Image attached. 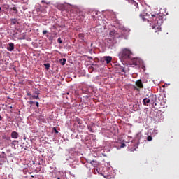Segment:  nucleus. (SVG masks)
I'll return each instance as SVG.
<instances>
[{
    "instance_id": "nucleus-29",
    "label": "nucleus",
    "mask_w": 179,
    "mask_h": 179,
    "mask_svg": "<svg viewBox=\"0 0 179 179\" xmlns=\"http://www.w3.org/2000/svg\"><path fill=\"white\" fill-rule=\"evenodd\" d=\"M36 107H39V103H38V102H36Z\"/></svg>"
},
{
    "instance_id": "nucleus-15",
    "label": "nucleus",
    "mask_w": 179,
    "mask_h": 179,
    "mask_svg": "<svg viewBox=\"0 0 179 179\" xmlns=\"http://www.w3.org/2000/svg\"><path fill=\"white\" fill-rule=\"evenodd\" d=\"M44 66H45V69H47V71H48V69H50V64L49 63L45 64Z\"/></svg>"
},
{
    "instance_id": "nucleus-19",
    "label": "nucleus",
    "mask_w": 179,
    "mask_h": 179,
    "mask_svg": "<svg viewBox=\"0 0 179 179\" xmlns=\"http://www.w3.org/2000/svg\"><path fill=\"white\" fill-rule=\"evenodd\" d=\"M133 4L134 5V6H136L137 9H139V7H138V3H136V1H133Z\"/></svg>"
},
{
    "instance_id": "nucleus-31",
    "label": "nucleus",
    "mask_w": 179,
    "mask_h": 179,
    "mask_svg": "<svg viewBox=\"0 0 179 179\" xmlns=\"http://www.w3.org/2000/svg\"><path fill=\"white\" fill-rule=\"evenodd\" d=\"M64 62H66V59H63Z\"/></svg>"
},
{
    "instance_id": "nucleus-9",
    "label": "nucleus",
    "mask_w": 179,
    "mask_h": 179,
    "mask_svg": "<svg viewBox=\"0 0 179 179\" xmlns=\"http://www.w3.org/2000/svg\"><path fill=\"white\" fill-rule=\"evenodd\" d=\"M57 9H58L59 10H65V5L64 4H58L56 6Z\"/></svg>"
},
{
    "instance_id": "nucleus-20",
    "label": "nucleus",
    "mask_w": 179,
    "mask_h": 179,
    "mask_svg": "<svg viewBox=\"0 0 179 179\" xmlns=\"http://www.w3.org/2000/svg\"><path fill=\"white\" fill-rule=\"evenodd\" d=\"M31 97H32V99H36V100H38V99H40V98L38 97V95H37V96H36V95H32Z\"/></svg>"
},
{
    "instance_id": "nucleus-35",
    "label": "nucleus",
    "mask_w": 179,
    "mask_h": 179,
    "mask_svg": "<svg viewBox=\"0 0 179 179\" xmlns=\"http://www.w3.org/2000/svg\"><path fill=\"white\" fill-rule=\"evenodd\" d=\"M42 3H44L45 1H44V0H42V1H41Z\"/></svg>"
},
{
    "instance_id": "nucleus-28",
    "label": "nucleus",
    "mask_w": 179,
    "mask_h": 179,
    "mask_svg": "<svg viewBox=\"0 0 179 179\" xmlns=\"http://www.w3.org/2000/svg\"><path fill=\"white\" fill-rule=\"evenodd\" d=\"M121 72H125V69L122 68V69H121Z\"/></svg>"
},
{
    "instance_id": "nucleus-17",
    "label": "nucleus",
    "mask_w": 179,
    "mask_h": 179,
    "mask_svg": "<svg viewBox=\"0 0 179 179\" xmlns=\"http://www.w3.org/2000/svg\"><path fill=\"white\" fill-rule=\"evenodd\" d=\"M3 139H6V141H10V137L3 136Z\"/></svg>"
},
{
    "instance_id": "nucleus-32",
    "label": "nucleus",
    "mask_w": 179,
    "mask_h": 179,
    "mask_svg": "<svg viewBox=\"0 0 179 179\" xmlns=\"http://www.w3.org/2000/svg\"><path fill=\"white\" fill-rule=\"evenodd\" d=\"M62 65H65V62H62Z\"/></svg>"
},
{
    "instance_id": "nucleus-16",
    "label": "nucleus",
    "mask_w": 179,
    "mask_h": 179,
    "mask_svg": "<svg viewBox=\"0 0 179 179\" xmlns=\"http://www.w3.org/2000/svg\"><path fill=\"white\" fill-rule=\"evenodd\" d=\"M76 122H77L78 124H82V120H80V119L78 118V117H77V118L76 119Z\"/></svg>"
},
{
    "instance_id": "nucleus-7",
    "label": "nucleus",
    "mask_w": 179,
    "mask_h": 179,
    "mask_svg": "<svg viewBox=\"0 0 179 179\" xmlns=\"http://www.w3.org/2000/svg\"><path fill=\"white\" fill-rule=\"evenodd\" d=\"M11 138H13V139H17L19 138V133L13 131L11 133Z\"/></svg>"
},
{
    "instance_id": "nucleus-4",
    "label": "nucleus",
    "mask_w": 179,
    "mask_h": 179,
    "mask_svg": "<svg viewBox=\"0 0 179 179\" xmlns=\"http://www.w3.org/2000/svg\"><path fill=\"white\" fill-rule=\"evenodd\" d=\"M150 102L152 103V106H157V97L156 95H151L150 96Z\"/></svg>"
},
{
    "instance_id": "nucleus-1",
    "label": "nucleus",
    "mask_w": 179,
    "mask_h": 179,
    "mask_svg": "<svg viewBox=\"0 0 179 179\" xmlns=\"http://www.w3.org/2000/svg\"><path fill=\"white\" fill-rule=\"evenodd\" d=\"M131 55H132L131 50L123 48L119 53V58L123 60L131 59Z\"/></svg>"
},
{
    "instance_id": "nucleus-34",
    "label": "nucleus",
    "mask_w": 179,
    "mask_h": 179,
    "mask_svg": "<svg viewBox=\"0 0 179 179\" xmlns=\"http://www.w3.org/2000/svg\"><path fill=\"white\" fill-rule=\"evenodd\" d=\"M30 104H33V101H30Z\"/></svg>"
},
{
    "instance_id": "nucleus-5",
    "label": "nucleus",
    "mask_w": 179,
    "mask_h": 179,
    "mask_svg": "<svg viewBox=\"0 0 179 179\" xmlns=\"http://www.w3.org/2000/svg\"><path fill=\"white\" fill-rule=\"evenodd\" d=\"M106 61V64H110L113 61V57L111 56H104L101 59V62H104Z\"/></svg>"
},
{
    "instance_id": "nucleus-39",
    "label": "nucleus",
    "mask_w": 179,
    "mask_h": 179,
    "mask_svg": "<svg viewBox=\"0 0 179 179\" xmlns=\"http://www.w3.org/2000/svg\"><path fill=\"white\" fill-rule=\"evenodd\" d=\"M57 179H59V178H57Z\"/></svg>"
},
{
    "instance_id": "nucleus-23",
    "label": "nucleus",
    "mask_w": 179,
    "mask_h": 179,
    "mask_svg": "<svg viewBox=\"0 0 179 179\" xmlns=\"http://www.w3.org/2000/svg\"><path fill=\"white\" fill-rule=\"evenodd\" d=\"M115 33V32L114 31H111L109 34L110 36H114Z\"/></svg>"
},
{
    "instance_id": "nucleus-25",
    "label": "nucleus",
    "mask_w": 179,
    "mask_h": 179,
    "mask_svg": "<svg viewBox=\"0 0 179 179\" xmlns=\"http://www.w3.org/2000/svg\"><path fill=\"white\" fill-rule=\"evenodd\" d=\"M47 33H48V31H47V30L43 31V36H45V34H46Z\"/></svg>"
},
{
    "instance_id": "nucleus-27",
    "label": "nucleus",
    "mask_w": 179,
    "mask_h": 179,
    "mask_svg": "<svg viewBox=\"0 0 179 179\" xmlns=\"http://www.w3.org/2000/svg\"><path fill=\"white\" fill-rule=\"evenodd\" d=\"M88 129H89V131H90V132H93V130L92 129V127H88Z\"/></svg>"
},
{
    "instance_id": "nucleus-8",
    "label": "nucleus",
    "mask_w": 179,
    "mask_h": 179,
    "mask_svg": "<svg viewBox=\"0 0 179 179\" xmlns=\"http://www.w3.org/2000/svg\"><path fill=\"white\" fill-rule=\"evenodd\" d=\"M131 62L133 65L137 66L139 65V59L138 58H133L131 59Z\"/></svg>"
},
{
    "instance_id": "nucleus-38",
    "label": "nucleus",
    "mask_w": 179,
    "mask_h": 179,
    "mask_svg": "<svg viewBox=\"0 0 179 179\" xmlns=\"http://www.w3.org/2000/svg\"><path fill=\"white\" fill-rule=\"evenodd\" d=\"M0 12H1V7H0Z\"/></svg>"
},
{
    "instance_id": "nucleus-21",
    "label": "nucleus",
    "mask_w": 179,
    "mask_h": 179,
    "mask_svg": "<svg viewBox=\"0 0 179 179\" xmlns=\"http://www.w3.org/2000/svg\"><path fill=\"white\" fill-rule=\"evenodd\" d=\"M152 138L151 136H148L147 137V141H148V142H150V141H152Z\"/></svg>"
},
{
    "instance_id": "nucleus-10",
    "label": "nucleus",
    "mask_w": 179,
    "mask_h": 179,
    "mask_svg": "<svg viewBox=\"0 0 179 179\" xmlns=\"http://www.w3.org/2000/svg\"><path fill=\"white\" fill-rule=\"evenodd\" d=\"M150 99L145 98V99L143 100V106H148V104H150Z\"/></svg>"
},
{
    "instance_id": "nucleus-3",
    "label": "nucleus",
    "mask_w": 179,
    "mask_h": 179,
    "mask_svg": "<svg viewBox=\"0 0 179 179\" xmlns=\"http://www.w3.org/2000/svg\"><path fill=\"white\" fill-rule=\"evenodd\" d=\"M136 86H134L135 90H137V92H139L141 89H143V84L142 83V80H138L136 82Z\"/></svg>"
},
{
    "instance_id": "nucleus-24",
    "label": "nucleus",
    "mask_w": 179,
    "mask_h": 179,
    "mask_svg": "<svg viewBox=\"0 0 179 179\" xmlns=\"http://www.w3.org/2000/svg\"><path fill=\"white\" fill-rule=\"evenodd\" d=\"M53 131L55 134H58V130H57V128L54 127Z\"/></svg>"
},
{
    "instance_id": "nucleus-36",
    "label": "nucleus",
    "mask_w": 179,
    "mask_h": 179,
    "mask_svg": "<svg viewBox=\"0 0 179 179\" xmlns=\"http://www.w3.org/2000/svg\"><path fill=\"white\" fill-rule=\"evenodd\" d=\"M28 96H31L30 94H27Z\"/></svg>"
},
{
    "instance_id": "nucleus-33",
    "label": "nucleus",
    "mask_w": 179,
    "mask_h": 179,
    "mask_svg": "<svg viewBox=\"0 0 179 179\" xmlns=\"http://www.w3.org/2000/svg\"><path fill=\"white\" fill-rule=\"evenodd\" d=\"M0 121H2V116L0 115Z\"/></svg>"
},
{
    "instance_id": "nucleus-30",
    "label": "nucleus",
    "mask_w": 179,
    "mask_h": 179,
    "mask_svg": "<svg viewBox=\"0 0 179 179\" xmlns=\"http://www.w3.org/2000/svg\"><path fill=\"white\" fill-rule=\"evenodd\" d=\"M2 47V42L0 41V48Z\"/></svg>"
},
{
    "instance_id": "nucleus-2",
    "label": "nucleus",
    "mask_w": 179,
    "mask_h": 179,
    "mask_svg": "<svg viewBox=\"0 0 179 179\" xmlns=\"http://www.w3.org/2000/svg\"><path fill=\"white\" fill-rule=\"evenodd\" d=\"M163 24V19L162 17L157 15L156 17L155 25L152 27L153 30H155V33H157V31H162V24Z\"/></svg>"
},
{
    "instance_id": "nucleus-37",
    "label": "nucleus",
    "mask_w": 179,
    "mask_h": 179,
    "mask_svg": "<svg viewBox=\"0 0 179 179\" xmlns=\"http://www.w3.org/2000/svg\"><path fill=\"white\" fill-rule=\"evenodd\" d=\"M10 109H12V108H13V107H12V106H10Z\"/></svg>"
},
{
    "instance_id": "nucleus-14",
    "label": "nucleus",
    "mask_w": 179,
    "mask_h": 179,
    "mask_svg": "<svg viewBox=\"0 0 179 179\" xmlns=\"http://www.w3.org/2000/svg\"><path fill=\"white\" fill-rule=\"evenodd\" d=\"M91 164H92V166H94V167H96V166H97V162H96L94 160H92V161L91 162Z\"/></svg>"
},
{
    "instance_id": "nucleus-12",
    "label": "nucleus",
    "mask_w": 179,
    "mask_h": 179,
    "mask_svg": "<svg viewBox=\"0 0 179 179\" xmlns=\"http://www.w3.org/2000/svg\"><path fill=\"white\" fill-rule=\"evenodd\" d=\"M10 10H13L14 13H17V8L15 6L10 8Z\"/></svg>"
},
{
    "instance_id": "nucleus-22",
    "label": "nucleus",
    "mask_w": 179,
    "mask_h": 179,
    "mask_svg": "<svg viewBox=\"0 0 179 179\" xmlns=\"http://www.w3.org/2000/svg\"><path fill=\"white\" fill-rule=\"evenodd\" d=\"M57 43H59V44H62V39H61V38H59L57 39Z\"/></svg>"
},
{
    "instance_id": "nucleus-26",
    "label": "nucleus",
    "mask_w": 179,
    "mask_h": 179,
    "mask_svg": "<svg viewBox=\"0 0 179 179\" xmlns=\"http://www.w3.org/2000/svg\"><path fill=\"white\" fill-rule=\"evenodd\" d=\"M125 146H127V145H125V143H122L120 145V148H125Z\"/></svg>"
},
{
    "instance_id": "nucleus-13",
    "label": "nucleus",
    "mask_w": 179,
    "mask_h": 179,
    "mask_svg": "<svg viewBox=\"0 0 179 179\" xmlns=\"http://www.w3.org/2000/svg\"><path fill=\"white\" fill-rule=\"evenodd\" d=\"M11 24H16L17 23V20L16 18H13L10 20Z\"/></svg>"
},
{
    "instance_id": "nucleus-11",
    "label": "nucleus",
    "mask_w": 179,
    "mask_h": 179,
    "mask_svg": "<svg viewBox=\"0 0 179 179\" xmlns=\"http://www.w3.org/2000/svg\"><path fill=\"white\" fill-rule=\"evenodd\" d=\"M15 142L18 143L19 141L17 140H14L11 143V146H13V149H16V144H15Z\"/></svg>"
},
{
    "instance_id": "nucleus-18",
    "label": "nucleus",
    "mask_w": 179,
    "mask_h": 179,
    "mask_svg": "<svg viewBox=\"0 0 179 179\" xmlns=\"http://www.w3.org/2000/svg\"><path fill=\"white\" fill-rule=\"evenodd\" d=\"M78 37H79V38H83L85 37V34H79Z\"/></svg>"
},
{
    "instance_id": "nucleus-6",
    "label": "nucleus",
    "mask_w": 179,
    "mask_h": 179,
    "mask_svg": "<svg viewBox=\"0 0 179 179\" xmlns=\"http://www.w3.org/2000/svg\"><path fill=\"white\" fill-rule=\"evenodd\" d=\"M8 51H13L15 50V44L13 43H8V47L7 48Z\"/></svg>"
}]
</instances>
